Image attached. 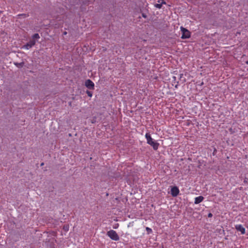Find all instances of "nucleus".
Listing matches in <instances>:
<instances>
[{
    "mask_svg": "<svg viewBox=\"0 0 248 248\" xmlns=\"http://www.w3.org/2000/svg\"><path fill=\"white\" fill-rule=\"evenodd\" d=\"M145 138L147 140V143L152 146L155 150H157L159 144L154 140L149 133L146 134Z\"/></svg>",
    "mask_w": 248,
    "mask_h": 248,
    "instance_id": "obj_1",
    "label": "nucleus"
},
{
    "mask_svg": "<svg viewBox=\"0 0 248 248\" xmlns=\"http://www.w3.org/2000/svg\"><path fill=\"white\" fill-rule=\"evenodd\" d=\"M107 235L112 240L114 241H118L119 240V236L114 230H110L107 232Z\"/></svg>",
    "mask_w": 248,
    "mask_h": 248,
    "instance_id": "obj_2",
    "label": "nucleus"
},
{
    "mask_svg": "<svg viewBox=\"0 0 248 248\" xmlns=\"http://www.w3.org/2000/svg\"><path fill=\"white\" fill-rule=\"evenodd\" d=\"M180 30L182 33L181 36L182 39H188L190 37L191 33L188 30L183 27H180Z\"/></svg>",
    "mask_w": 248,
    "mask_h": 248,
    "instance_id": "obj_3",
    "label": "nucleus"
},
{
    "mask_svg": "<svg viewBox=\"0 0 248 248\" xmlns=\"http://www.w3.org/2000/svg\"><path fill=\"white\" fill-rule=\"evenodd\" d=\"M35 40H31L26 45H24L22 48L25 49H29L35 44Z\"/></svg>",
    "mask_w": 248,
    "mask_h": 248,
    "instance_id": "obj_4",
    "label": "nucleus"
},
{
    "mask_svg": "<svg viewBox=\"0 0 248 248\" xmlns=\"http://www.w3.org/2000/svg\"><path fill=\"white\" fill-rule=\"evenodd\" d=\"M85 85L90 90H93L94 84V83L90 79H87L85 82Z\"/></svg>",
    "mask_w": 248,
    "mask_h": 248,
    "instance_id": "obj_5",
    "label": "nucleus"
},
{
    "mask_svg": "<svg viewBox=\"0 0 248 248\" xmlns=\"http://www.w3.org/2000/svg\"><path fill=\"white\" fill-rule=\"evenodd\" d=\"M179 193V188L175 186L171 188V194L173 197L177 196Z\"/></svg>",
    "mask_w": 248,
    "mask_h": 248,
    "instance_id": "obj_6",
    "label": "nucleus"
},
{
    "mask_svg": "<svg viewBox=\"0 0 248 248\" xmlns=\"http://www.w3.org/2000/svg\"><path fill=\"white\" fill-rule=\"evenodd\" d=\"M235 228L237 231L240 232L242 234L245 233V228L241 224L235 225Z\"/></svg>",
    "mask_w": 248,
    "mask_h": 248,
    "instance_id": "obj_7",
    "label": "nucleus"
},
{
    "mask_svg": "<svg viewBox=\"0 0 248 248\" xmlns=\"http://www.w3.org/2000/svg\"><path fill=\"white\" fill-rule=\"evenodd\" d=\"M203 199H204L203 197H202V196L197 197L195 198L194 203L196 204H199L200 202H202Z\"/></svg>",
    "mask_w": 248,
    "mask_h": 248,
    "instance_id": "obj_8",
    "label": "nucleus"
},
{
    "mask_svg": "<svg viewBox=\"0 0 248 248\" xmlns=\"http://www.w3.org/2000/svg\"><path fill=\"white\" fill-rule=\"evenodd\" d=\"M162 1L161 2V3H157L155 4V7L157 8L160 9L162 7V4H165L166 2L164 1L163 0H162Z\"/></svg>",
    "mask_w": 248,
    "mask_h": 248,
    "instance_id": "obj_9",
    "label": "nucleus"
},
{
    "mask_svg": "<svg viewBox=\"0 0 248 248\" xmlns=\"http://www.w3.org/2000/svg\"><path fill=\"white\" fill-rule=\"evenodd\" d=\"M173 78L174 79V82L172 84L173 85H175V88H177L178 87V81H176V78L174 76L173 77Z\"/></svg>",
    "mask_w": 248,
    "mask_h": 248,
    "instance_id": "obj_10",
    "label": "nucleus"
},
{
    "mask_svg": "<svg viewBox=\"0 0 248 248\" xmlns=\"http://www.w3.org/2000/svg\"><path fill=\"white\" fill-rule=\"evenodd\" d=\"M39 38H40V36H39V34L38 33H35L32 36V40H34L35 39H39Z\"/></svg>",
    "mask_w": 248,
    "mask_h": 248,
    "instance_id": "obj_11",
    "label": "nucleus"
},
{
    "mask_svg": "<svg viewBox=\"0 0 248 248\" xmlns=\"http://www.w3.org/2000/svg\"><path fill=\"white\" fill-rule=\"evenodd\" d=\"M63 229L66 231L67 232L69 230V225H64L63 227Z\"/></svg>",
    "mask_w": 248,
    "mask_h": 248,
    "instance_id": "obj_12",
    "label": "nucleus"
},
{
    "mask_svg": "<svg viewBox=\"0 0 248 248\" xmlns=\"http://www.w3.org/2000/svg\"><path fill=\"white\" fill-rule=\"evenodd\" d=\"M146 230L147 231L148 233H150L152 232V230L151 228H149V227H146Z\"/></svg>",
    "mask_w": 248,
    "mask_h": 248,
    "instance_id": "obj_13",
    "label": "nucleus"
},
{
    "mask_svg": "<svg viewBox=\"0 0 248 248\" xmlns=\"http://www.w3.org/2000/svg\"><path fill=\"white\" fill-rule=\"evenodd\" d=\"M86 93L87 94V95L89 96V97H92L93 94H92V93L90 91H86Z\"/></svg>",
    "mask_w": 248,
    "mask_h": 248,
    "instance_id": "obj_14",
    "label": "nucleus"
},
{
    "mask_svg": "<svg viewBox=\"0 0 248 248\" xmlns=\"http://www.w3.org/2000/svg\"><path fill=\"white\" fill-rule=\"evenodd\" d=\"M24 63L23 62H21L19 63H17L16 65L18 67L23 66Z\"/></svg>",
    "mask_w": 248,
    "mask_h": 248,
    "instance_id": "obj_15",
    "label": "nucleus"
},
{
    "mask_svg": "<svg viewBox=\"0 0 248 248\" xmlns=\"http://www.w3.org/2000/svg\"><path fill=\"white\" fill-rule=\"evenodd\" d=\"M90 1V0H83V2L85 4H87Z\"/></svg>",
    "mask_w": 248,
    "mask_h": 248,
    "instance_id": "obj_16",
    "label": "nucleus"
},
{
    "mask_svg": "<svg viewBox=\"0 0 248 248\" xmlns=\"http://www.w3.org/2000/svg\"><path fill=\"white\" fill-rule=\"evenodd\" d=\"M208 217H212V214L211 213H209L208 215Z\"/></svg>",
    "mask_w": 248,
    "mask_h": 248,
    "instance_id": "obj_17",
    "label": "nucleus"
},
{
    "mask_svg": "<svg viewBox=\"0 0 248 248\" xmlns=\"http://www.w3.org/2000/svg\"><path fill=\"white\" fill-rule=\"evenodd\" d=\"M244 183H247V181L246 180V179H245V180H244Z\"/></svg>",
    "mask_w": 248,
    "mask_h": 248,
    "instance_id": "obj_18",
    "label": "nucleus"
},
{
    "mask_svg": "<svg viewBox=\"0 0 248 248\" xmlns=\"http://www.w3.org/2000/svg\"><path fill=\"white\" fill-rule=\"evenodd\" d=\"M247 64H248V60L246 62Z\"/></svg>",
    "mask_w": 248,
    "mask_h": 248,
    "instance_id": "obj_19",
    "label": "nucleus"
},
{
    "mask_svg": "<svg viewBox=\"0 0 248 248\" xmlns=\"http://www.w3.org/2000/svg\"><path fill=\"white\" fill-rule=\"evenodd\" d=\"M63 34H65H65H66V32H64L63 33Z\"/></svg>",
    "mask_w": 248,
    "mask_h": 248,
    "instance_id": "obj_20",
    "label": "nucleus"
},
{
    "mask_svg": "<svg viewBox=\"0 0 248 248\" xmlns=\"http://www.w3.org/2000/svg\"><path fill=\"white\" fill-rule=\"evenodd\" d=\"M117 226H115V227H114V229H116Z\"/></svg>",
    "mask_w": 248,
    "mask_h": 248,
    "instance_id": "obj_21",
    "label": "nucleus"
},
{
    "mask_svg": "<svg viewBox=\"0 0 248 248\" xmlns=\"http://www.w3.org/2000/svg\"><path fill=\"white\" fill-rule=\"evenodd\" d=\"M117 226H115V227H114V229H116Z\"/></svg>",
    "mask_w": 248,
    "mask_h": 248,
    "instance_id": "obj_22",
    "label": "nucleus"
},
{
    "mask_svg": "<svg viewBox=\"0 0 248 248\" xmlns=\"http://www.w3.org/2000/svg\"><path fill=\"white\" fill-rule=\"evenodd\" d=\"M44 165V163H43L41 164V166H42V165Z\"/></svg>",
    "mask_w": 248,
    "mask_h": 248,
    "instance_id": "obj_23",
    "label": "nucleus"
}]
</instances>
